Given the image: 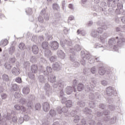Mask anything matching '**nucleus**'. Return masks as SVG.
Here are the masks:
<instances>
[{"instance_id": "obj_1", "label": "nucleus", "mask_w": 125, "mask_h": 125, "mask_svg": "<svg viewBox=\"0 0 125 125\" xmlns=\"http://www.w3.org/2000/svg\"><path fill=\"white\" fill-rule=\"evenodd\" d=\"M95 60L97 62H100L101 63V65L99 66L100 68H99V74L100 76H106L107 78H110L111 76H112V72L110 70H106L105 68L102 67L103 66V63L100 62V59L99 57L95 58Z\"/></svg>"}, {"instance_id": "obj_2", "label": "nucleus", "mask_w": 125, "mask_h": 125, "mask_svg": "<svg viewBox=\"0 0 125 125\" xmlns=\"http://www.w3.org/2000/svg\"><path fill=\"white\" fill-rule=\"evenodd\" d=\"M109 48H113L114 51L118 50V45L117 44V40L116 38H112L109 39L108 41Z\"/></svg>"}, {"instance_id": "obj_3", "label": "nucleus", "mask_w": 125, "mask_h": 125, "mask_svg": "<svg viewBox=\"0 0 125 125\" xmlns=\"http://www.w3.org/2000/svg\"><path fill=\"white\" fill-rule=\"evenodd\" d=\"M106 94L108 96H112V95L116 96L117 95V91H115L112 87L109 86L106 88Z\"/></svg>"}, {"instance_id": "obj_4", "label": "nucleus", "mask_w": 125, "mask_h": 125, "mask_svg": "<svg viewBox=\"0 0 125 125\" xmlns=\"http://www.w3.org/2000/svg\"><path fill=\"white\" fill-rule=\"evenodd\" d=\"M125 43V38H120L117 42V46H124Z\"/></svg>"}, {"instance_id": "obj_5", "label": "nucleus", "mask_w": 125, "mask_h": 125, "mask_svg": "<svg viewBox=\"0 0 125 125\" xmlns=\"http://www.w3.org/2000/svg\"><path fill=\"white\" fill-rule=\"evenodd\" d=\"M119 0H112L110 3H109V7H111L112 8H114V7H116L117 5L119 2Z\"/></svg>"}, {"instance_id": "obj_6", "label": "nucleus", "mask_w": 125, "mask_h": 125, "mask_svg": "<svg viewBox=\"0 0 125 125\" xmlns=\"http://www.w3.org/2000/svg\"><path fill=\"white\" fill-rule=\"evenodd\" d=\"M108 37L109 36H108V34L106 33H104L102 36H100V40L102 43H104V42H105V40H106V39H107Z\"/></svg>"}, {"instance_id": "obj_7", "label": "nucleus", "mask_w": 125, "mask_h": 125, "mask_svg": "<svg viewBox=\"0 0 125 125\" xmlns=\"http://www.w3.org/2000/svg\"><path fill=\"white\" fill-rule=\"evenodd\" d=\"M43 109L45 112H47L49 110V104L48 103H44L43 105Z\"/></svg>"}, {"instance_id": "obj_8", "label": "nucleus", "mask_w": 125, "mask_h": 125, "mask_svg": "<svg viewBox=\"0 0 125 125\" xmlns=\"http://www.w3.org/2000/svg\"><path fill=\"white\" fill-rule=\"evenodd\" d=\"M12 72L14 75H16V76H17L18 75H19V74H20V69H17L16 68L14 67L12 70Z\"/></svg>"}, {"instance_id": "obj_9", "label": "nucleus", "mask_w": 125, "mask_h": 125, "mask_svg": "<svg viewBox=\"0 0 125 125\" xmlns=\"http://www.w3.org/2000/svg\"><path fill=\"white\" fill-rule=\"evenodd\" d=\"M32 51L34 54H38L39 52V48L38 46L34 45L32 47Z\"/></svg>"}, {"instance_id": "obj_10", "label": "nucleus", "mask_w": 125, "mask_h": 125, "mask_svg": "<svg viewBox=\"0 0 125 125\" xmlns=\"http://www.w3.org/2000/svg\"><path fill=\"white\" fill-rule=\"evenodd\" d=\"M15 108L16 110H21L22 112H25V111H26V108H25V107L23 106L20 107V106L18 105H16Z\"/></svg>"}, {"instance_id": "obj_11", "label": "nucleus", "mask_w": 125, "mask_h": 125, "mask_svg": "<svg viewBox=\"0 0 125 125\" xmlns=\"http://www.w3.org/2000/svg\"><path fill=\"white\" fill-rule=\"evenodd\" d=\"M59 45V44H58V42H54L52 43L51 47H52L53 49H57V48H58Z\"/></svg>"}, {"instance_id": "obj_12", "label": "nucleus", "mask_w": 125, "mask_h": 125, "mask_svg": "<svg viewBox=\"0 0 125 125\" xmlns=\"http://www.w3.org/2000/svg\"><path fill=\"white\" fill-rule=\"evenodd\" d=\"M22 92L24 94H28L30 92V88L28 87H24L23 88Z\"/></svg>"}, {"instance_id": "obj_13", "label": "nucleus", "mask_w": 125, "mask_h": 125, "mask_svg": "<svg viewBox=\"0 0 125 125\" xmlns=\"http://www.w3.org/2000/svg\"><path fill=\"white\" fill-rule=\"evenodd\" d=\"M72 88H73L70 86H68L66 88V93H67V94H71V93L72 92V91H73V90H72Z\"/></svg>"}, {"instance_id": "obj_14", "label": "nucleus", "mask_w": 125, "mask_h": 125, "mask_svg": "<svg viewBox=\"0 0 125 125\" xmlns=\"http://www.w3.org/2000/svg\"><path fill=\"white\" fill-rule=\"evenodd\" d=\"M38 70V66L36 65H33L31 66V71L33 73H36V71Z\"/></svg>"}, {"instance_id": "obj_15", "label": "nucleus", "mask_w": 125, "mask_h": 125, "mask_svg": "<svg viewBox=\"0 0 125 125\" xmlns=\"http://www.w3.org/2000/svg\"><path fill=\"white\" fill-rule=\"evenodd\" d=\"M1 44L2 46H5L8 44V40L5 39L4 41L1 42Z\"/></svg>"}, {"instance_id": "obj_16", "label": "nucleus", "mask_w": 125, "mask_h": 125, "mask_svg": "<svg viewBox=\"0 0 125 125\" xmlns=\"http://www.w3.org/2000/svg\"><path fill=\"white\" fill-rule=\"evenodd\" d=\"M19 47L20 49L23 50V49L26 47V46H25V44H24V43H21L19 45Z\"/></svg>"}, {"instance_id": "obj_17", "label": "nucleus", "mask_w": 125, "mask_h": 125, "mask_svg": "<svg viewBox=\"0 0 125 125\" xmlns=\"http://www.w3.org/2000/svg\"><path fill=\"white\" fill-rule=\"evenodd\" d=\"M83 88V85L82 83H79L77 88L78 91H82Z\"/></svg>"}, {"instance_id": "obj_18", "label": "nucleus", "mask_w": 125, "mask_h": 125, "mask_svg": "<svg viewBox=\"0 0 125 125\" xmlns=\"http://www.w3.org/2000/svg\"><path fill=\"white\" fill-rule=\"evenodd\" d=\"M48 45V43L46 42H43L42 43V47L44 49H46V48H47V46Z\"/></svg>"}, {"instance_id": "obj_19", "label": "nucleus", "mask_w": 125, "mask_h": 125, "mask_svg": "<svg viewBox=\"0 0 125 125\" xmlns=\"http://www.w3.org/2000/svg\"><path fill=\"white\" fill-rule=\"evenodd\" d=\"M66 105L67 108H70L72 106V102L71 101H67L66 103Z\"/></svg>"}, {"instance_id": "obj_20", "label": "nucleus", "mask_w": 125, "mask_h": 125, "mask_svg": "<svg viewBox=\"0 0 125 125\" xmlns=\"http://www.w3.org/2000/svg\"><path fill=\"white\" fill-rule=\"evenodd\" d=\"M116 6H117V8L118 9H122L123 7H124V6L122 4V3H120L118 2V3L117 4Z\"/></svg>"}, {"instance_id": "obj_21", "label": "nucleus", "mask_w": 125, "mask_h": 125, "mask_svg": "<svg viewBox=\"0 0 125 125\" xmlns=\"http://www.w3.org/2000/svg\"><path fill=\"white\" fill-rule=\"evenodd\" d=\"M102 84L103 85H107V84H109V83H108V81H106V80H103L102 82Z\"/></svg>"}, {"instance_id": "obj_22", "label": "nucleus", "mask_w": 125, "mask_h": 125, "mask_svg": "<svg viewBox=\"0 0 125 125\" xmlns=\"http://www.w3.org/2000/svg\"><path fill=\"white\" fill-rule=\"evenodd\" d=\"M97 32L98 34H102L103 33V29L102 27H99L97 30Z\"/></svg>"}, {"instance_id": "obj_23", "label": "nucleus", "mask_w": 125, "mask_h": 125, "mask_svg": "<svg viewBox=\"0 0 125 125\" xmlns=\"http://www.w3.org/2000/svg\"><path fill=\"white\" fill-rule=\"evenodd\" d=\"M41 108H42V106H41V104H37L35 105V109L36 110H41Z\"/></svg>"}, {"instance_id": "obj_24", "label": "nucleus", "mask_w": 125, "mask_h": 125, "mask_svg": "<svg viewBox=\"0 0 125 125\" xmlns=\"http://www.w3.org/2000/svg\"><path fill=\"white\" fill-rule=\"evenodd\" d=\"M103 115H104V116H108V115H110V111L108 110H105L103 112Z\"/></svg>"}, {"instance_id": "obj_25", "label": "nucleus", "mask_w": 125, "mask_h": 125, "mask_svg": "<svg viewBox=\"0 0 125 125\" xmlns=\"http://www.w3.org/2000/svg\"><path fill=\"white\" fill-rule=\"evenodd\" d=\"M116 120H117V117L116 116L113 117L111 119L110 122L111 124H114V123L116 122Z\"/></svg>"}, {"instance_id": "obj_26", "label": "nucleus", "mask_w": 125, "mask_h": 125, "mask_svg": "<svg viewBox=\"0 0 125 125\" xmlns=\"http://www.w3.org/2000/svg\"><path fill=\"white\" fill-rule=\"evenodd\" d=\"M13 89L15 90V91H17V89H18V86L16 84H14L12 86Z\"/></svg>"}, {"instance_id": "obj_27", "label": "nucleus", "mask_w": 125, "mask_h": 125, "mask_svg": "<svg viewBox=\"0 0 125 125\" xmlns=\"http://www.w3.org/2000/svg\"><path fill=\"white\" fill-rule=\"evenodd\" d=\"M109 109L110 111H114L115 110V106L113 104H110L109 105Z\"/></svg>"}, {"instance_id": "obj_28", "label": "nucleus", "mask_w": 125, "mask_h": 125, "mask_svg": "<svg viewBox=\"0 0 125 125\" xmlns=\"http://www.w3.org/2000/svg\"><path fill=\"white\" fill-rule=\"evenodd\" d=\"M101 26L103 30H107V29L108 28L107 25H106L105 23H104V24H101Z\"/></svg>"}, {"instance_id": "obj_29", "label": "nucleus", "mask_w": 125, "mask_h": 125, "mask_svg": "<svg viewBox=\"0 0 125 125\" xmlns=\"http://www.w3.org/2000/svg\"><path fill=\"white\" fill-rule=\"evenodd\" d=\"M16 82L19 83H22V79H21V78H17L16 79Z\"/></svg>"}, {"instance_id": "obj_30", "label": "nucleus", "mask_w": 125, "mask_h": 125, "mask_svg": "<svg viewBox=\"0 0 125 125\" xmlns=\"http://www.w3.org/2000/svg\"><path fill=\"white\" fill-rule=\"evenodd\" d=\"M3 79L4 80V81L7 82V81H8V76L6 75H3Z\"/></svg>"}, {"instance_id": "obj_31", "label": "nucleus", "mask_w": 125, "mask_h": 125, "mask_svg": "<svg viewBox=\"0 0 125 125\" xmlns=\"http://www.w3.org/2000/svg\"><path fill=\"white\" fill-rule=\"evenodd\" d=\"M5 66L6 67V68L8 70L11 69V65L10 64L6 63L5 64Z\"/></svg>"}, {"instance_id": "obj_32", "label": "nucleus", "mask_w": 125, "mask_h": 125, "mask_svg": "<svg viewBox=\"0 0 125 125\" xmlns=\"http://www.w3.org/2000/svg\"><path fill=\"white\" fill-rule=\"evenodd\" d=\"M50 114L51 115V116H52V117H53V116H54L55 115V111L53 110H51L50 111Z\"/></svg>"}, {"instance_id": "obj_33", "label": "nucleus", "mask_w": 125, "mask_h": 125, "mask_svg": "<svg viewBox=\"0 0 125 125\" xmlns=\"http://www.w3.org/2000/svg\"><path fill=\"white\" fill-rule=\"evenodd\" d=\"M99 108H101V109H104L105 108V104H101L99 105Z\"/></svg>"}, {"instance_id": "obj_34", "label": "nucleus", "mask_w": 125, "mask_h": 125, "mask_svg": "<svg viewBox=\"0 0 125 125\" xmlns=\"http://www.w3.org/2000/svg\"><path fill=\"white\" fill-rule=\"evenodd\" d=\"M53 8L54 9H58L59 8V6H58V4H53Z\"/></svg>"}, {"instance_id": "obj_35", "label": "nucleus", "mask_w": 125, "mask_h": 125, "mask_svg": "<svg viewBox=\"0 0 125 125\" xmlns=\"http://www.w3.org/2000/svg\"><path fill=\"white\" fill-rule=\"evenodd\" d=\"M97 115L98 117H101V116H103V113H102V112L99 111L97 113Z\"/></svg>"}, {"instance_id": "obj_36", "label": "nucleus", "mask_w": 125, "mask_h": 125, "mask_svg": "<svg viewBox=\"0 0 125 125\" xmlns=\"http://www.w3.org/2000/svg\"><path fill=\"white\" fill-rule=\"evenodd\" d=\"M15 97L16 98H20V94H19L18 93H16L15 94Z\"/></svg>"}, {"instance_id": "obj_37", "label": "nucleus", "mask_w": 125, "mask_h": 125, "mask_svg": "<svg viewBox=\"0 0 125 125\" xmlns=\"http://www.w3.org/2000/svg\"><path fill=\"white\" fill-rule=\"evenodd\" d=\"M110 119H111V117H110V116H105V117L104 118V121L108 122L109 121Z\"/></svg>"}, {"instance_id": "obj_38", "label": "nucleus", "mask_w": 125, "mask_h": 125, "mask_svg": "<svg viewBox=\"0 0 125 125\" xmlns=\"http://www.w3.org/2000/svg\"><path fill=\"white\" fill-rule=\"evenodd\" d=\"M121 10V9H119V8L116 9L115 11L116 13H117V14H120Z\"/></svg>"}, {"instance_id": "obj_39", "label": "nucleus", "mask_w": 125, "mask_h": 125, "mask_svg": "<svg viewBox=\"0 0 125 125\" xmlns=\"http://www.w3.org/2000/svg\"><path fill=\"white\" fill-rule=\"evenodd\" d=\"M121 20L122 23H124V24H125V17H122L121 19Z\"/></svg>"}, {"instance_id": "obj_40", "label": "nucleus", "mask_w": 125, "mask_h": 125, "mask_svg": "<svg viewBox=\"0 0 125 125\" xmlns=\"http://www.w3.org/2000/svg\"><path fill=\"white\" fill-rule=\"evenodd\" d=\"M107 4H108V3H107L105 2H102L101 3V5L102 6H104V7L107 6Z\"/></svg>"}, {"instance_id": "obj_41", "label": "nucleus", "mask_w": 125, "mask_h": 125, "mask_svg": "<svg viewBox=\"0 0 125 125\" xmlns=\"http://www.w3.org/2000/svg\"><path fill=\"white\" fill-rule=\"evenodd\" d=\"M47 72H52V68L51 67H47Z\"/></svg>"}, {"instance_id": "obj_42", "label": "nucleus", "mask_w": 125, "mask_h": 125, "mask_svg": "<svg viewBox=\"0 0 125 125\" xmlns=\"http://www.w3.org/2000/svg\"><path fill=\"white\" fill-rule=\"evenodd\" d=\"M6 97H7L6 94H2L1 98L2 99H5V98H6Z\"/></svg>"}, {"instance_id": "obj_43", "label": "nucleus", "mask_w": 125, "mask_h": 125, "mask_svg": "<svg viewBox=\"0 0 125 125\" xmlns=\"http://www.w3.org/2000/svg\"><path fill=\"white\" fill-rule=\"evenodd\" d=\"M15 61H16L15 58L11 59L10 60V62L11 63H14Z\"/></svg>"}, {"instance_id": "obj_44", "label": "nucleus", "mask_w": 125, "mask_h": 125, "mask_svg": "<svg viewBox=\"0 0 125 125\" xmlns=\"http://www.w3.org/2000/svg\"><path fill=\"white\" fill-rule=\"evenodd\" d=\"M113 101H114L113 99H109L108 100V102L109 104H111V103H113Z\"/></svg>"}, {"instance_id": "obj_45", "label": "nucleus", "mask_w": 125, "mask_h": 125, "mask_svg": "<svg viewBox=\"0 0 125 125\" xmlns=\"http://www.w3.org/2000/svg\"><path fill=\"white\" fill-rule=\"evenodd\" d=\"M115 21L116 23H119V21H120V20L119 19V17H115Z\"/></svg>"}, {"instance_id": "obj_46", "label": "nucleus", "mask_w": 125, "mask_h": 125, "mask_svg": "<svg viewBox=\"0 0 125 125\" xmlns=\"http://www.w3.org/2000/svg\"><path fill=\"white\" fill-rule=\"evenodd\" d=\"M95 97H97V98L99 99L100 98V95L98 93H96V96H95Z\"/></svg>"}, {"instance_id": "obj_47", "label": "nucleus", "mask_w": 125, "mask_h": 125, "mask_svg": "<svg viewBox=\"0 0 125 125\" xmlns=\"http://www.w3.org/2000/svg\"><path fill=\"white\" fill-rule=\"evenodd\" d=\"M82 33H83V30H80V29H78V30H77V34H78V35H79V34H82Z\"/></svg>"}, {"instance_id": "obj_48", "label": "nucleus", "mask_w": 125, "mask_h": 125, "mask_svg": "<svg viewBox=\"0 0 125 125\" xmlns=\"http://www.w3.org/2000/svg\"><path fill=\"white\" fill-rule=\"evenodd\" d=\"M68 20H70V21H72V20H74V17L70 16L68 18Z\"/></svg>"}, {"instance_id": "obj_49", "label": "nucleus", "mask_w": 125, "mask_h": 125, "mask_svg": "<svg viewBox=\"0 0 125 125\" xmlns=\"http://www.w3.org/2000/svg\"><path fill=\"white\" fill-rule=\"evenodd\" d=\"M75 118L76 119H74V122H76V120L79 121V120H80V117H79V116H76Z\"/></svg>"}, {"instance_id": "obj_50", "label": "nucleus", "mask_w": 125, "mask_h": 125, "mask_svg": "<svg viewBox=\"0 0 125 125\" xmlns=\"http://www.w3.org/2000/svg\"><path fill=\"white\" fill-rule=\"evenodd\" d=\"M69 8H70V9H73V6L72 4H69L68 5Z\"/></svg>"}, {"instance_id": "obj_51", "label": "nucleus", "mask_w": 125, "mask_h": 125, "mask_svg": "<svg viewBox=\"0 0 125 125\" xmlns=\"http://www.w3.org/2000/svg\"><path fill=\"white\" fill-rule=\"evenodd\" d=\"M116 30V32H120L121 31V28H120L119 27H117Z\"/></svg>"}, {"instance_id": "obj_52", "label": "nucleus", "mask_w": 125, "mask_h": 125, "mask_svg": "<svg viewBox=\"0 0 125 125\" xmlns=\"http://www.w3.org/2000/svg\"><path fill=\"white\" fill-rule=\"evenodd\" d=\"M107 0V4L108 5H109V3H111V2H112V0Z\"/></svg>"}, {"instance_id": "obj_53", "label": "nucleus", "mask_w": 125, "mask_h": 125, "mask_svg": "<svg viewBox=\"0 0 125 125\" xmlns=\"http://www.w3.org/2000/svg\"><path fill=\"white\" fill-rule=\"evenodd\" d=\"M91 73H92V74L94 73V68H92L91 69Z\"/></svg>"}, {"instance_id": "obj_54", "label": "nucleus", "mask_w": 125, "mask_h": 125, "mask_svg": "<svg viewBox=\"0 0 125 125\" xmlns=\"http://www.w3.org/2000/svg\"><path fill=\"white\" fill-rule=\"evenodd\" d=\"M122 28L123 30H124V32H125V24L124 25H123Z\"/></svg>"}, {"instance_id": "obj_55", "label": "nucleus", "mask_w": 125, "mask_h": 125, "mask_svg": "<svg viewBox=\"0 0 125 125\" xmlns=\"http://www.w3.org/2000/svg\"><path fill=\"white\" fill-rule=\"evenodd\" d=\"M81 0L83 3H84L85 2H86V1H87V0Z\"/></svg>"}, {"instance_id": "obj_56", "label": "nucleus", "mask_w": 125, "mask_h": 125, "mask_svg": "<svg viewBox=\"0 0 125 125\" xmlns=\"http://www.w3.org/2000/svg\"><path fill=\"white\" fill-rule=\"evenodd\" d=\"M90 25H92V22L91 21H90L88 24V26H90Z\"/></svg>"}, {"instance_id": "obj_57", "label": "nucleus", "mask_w": 125, "mask_h": 125, "mask_svg": "<svg viewBox=\"0 0 125 125\" xmlns=\"http://www.w3.org/2000/svg\"><path fill=\"white\" fill-rule=\"evenodd\" d=\"M95 1H96V3H99V0H94Z\"/></svg>"}, {"instance_id": "obj_58", "label": "nucleus", "mask_w": 125, "mask_h": 125, "mask_svg": "<svg viewBox=\"0 0 125 125\" xmlns=\"http://www.w3.org/2000/svg\"><path fill=\"white\" fill-rule=\"evenodd\" d=\"M103 48L104 49V47L102 46V47H101V48H100V50H102V51H103V50H102Z\"/></svg>"}, {"instance_id": "obj_59", "label": "nucleus", "mask_w": 125, "mask_h": 125, "mask_svg": "<svg viewBox=\"0 0 125 125\" xmlns=\"http://www.w3.org/2000/svg\"><path fill=\"white\" fill-rule=\"evenodd\" d=\"M62 110H60V112H59V114H62Z\"/></svg>"}, {"instance_id": "obj_60", "label": "nucleus", "mask_w": 125, "mask_h": 125, "mask_svg": "<svg viewBox=\"0 0 125 125\" xmlns=\"http://www.w3.org/2000/svg\"><path fill=\"white\" fill-rule=\"evenodd\" d=\"M104 48H105V49H107V50H108V48L107 47V46H106V47H104Z\"/></svg>"}, {"instance_id": "obj_61", "label": "nucleus", "mask_w": 125, "mask_h": 125, "mask_svg": "<svg viewBox=\"0 0 125 125\" xmlns=\"http://www.w3.org/2000/svg\"><path fill=\"white\" fill-rule=\"evenodd\" d=\"M116 39L118 40L119 39V37H116Z\"/></svg>"}, {"instance_id": "obj_62", "label": "nucleus", "mask_w": 125, "mask_h": 125, "mask_svg": "<svg viewBox=\"0 0 125 125\" xmlns=\"http://www.w3.org/2000/svg\"><path fill=\"white\" fill-rule=\"evenodd\" d=\"M2 51L1 48H0V52Z\"/></svg>"}, {"instance_id": "obj_63", "label": "nucleus", "mask_w": 125, "mask_h": 125, "mask_svg": "<svg viewBox=\"0 0 125 125\" xmlns=\"http://www.w3.org/2000/svg\"><path fill=\"white\" fill-rule=\"evenodd\" d=\"M29 104H30V103H28V107H30V105H29Z\"/></svg>"}, {"instance_id": "obj_64", "label": "nucleus", "mask_w": 125, "mask_h": 125, "mask_svg": "<svg viewBox=\"0 0 125 125\" xmlns=\"http://www.w3.org/2000/svg\"><path fill=\"white\" fill-rule=\"evenodd\" d=\"M74 83H77V81H74Z\"/></svg>"}]
</instances>
